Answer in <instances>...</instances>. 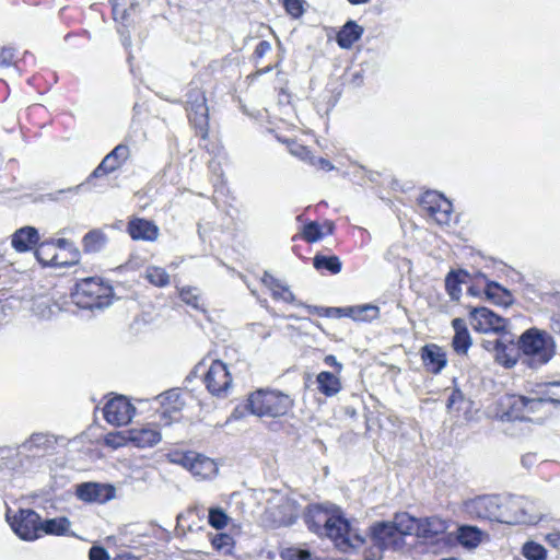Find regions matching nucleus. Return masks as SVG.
<instances>
[{
	"label": "nucleus",
	"instance_id": "nucleus-1",
	"mask_svg": "<svg viewBox=\"0 0 560 560\" xmlns=\"http://www.w3.org/2000/svg\"><path fill=\"white\" fill-rule=\"evenodd\" d=\"M308 528L331 539L341 551L359 548L364 544L363 536L343 517L342 512L335 505H312L305 515Z\"/></svg>",
	"mask_w": 560,
	"mask_h": 560
},
{
	"label": "nucleus",
	"instance_id": "nucleus-2",
	"mask_svg": "<svg viewBox=\"0 0 560 560\" xmlns=\"http://www.w3.org/2000/svg\"><path fill=\"white\" fill-rule=\"evenodd\" d=\"M413 524V517L408 513H397L390 521L375 523L371 527L373 546L365 560H381L385 550H402L406 536L412 535Z\"/></svg>",
	"mask_w": 560,
	"mask_h": 560
},
{
	"label": "nucleus",
	"instance_id": "nucleus-3",
	"mask_svg": "<svg viewBox=\"0 0 560 560\" xmlns=\"http://www.w3.org/2000/svg\"><path fill=\"white\" fill-rule=\"evenodd\" d=\"M294 407V399L277 389H257L247 398V408L257 417L280 418Z\"/></svg>",
	"mask_w": 560,
	"mask_h": 560
},
{
	"label": "nucleus",
	"instance_id": "nucleus-4",
	"mask_svg": "<svg viewBox=\"0 0 560 560\" xmlns=\"http://www.w3.org/2000/svg\"><path fill=\"white\" fill-rule=\"evenodd\" d=\"M518 348L526 363L533 369L546 364L555 354L553 339L537 328H530L522 334Z\"/></svg>",
	"mask_w": 560,
	"mask_h": 560
},
{
	"label": "nucleus",
	"instance_id": "nucleus-5",
	"mask_svg": "<svg viewBox=\"0 0 560 560\" xmlns=\"http://www.w3.org/2000/svg\"><path fill=\"white\" fill-rule=\"evenodd\" d=\"M112 294V287L92 277L79 281L72 296L78 306L92 310L108 306Z\"/></svg>",
	"mask_w": 560,
	"mask_h": 560
},
{
	"label": "nucleus",
	"instance_id": "nucleus-6",
	"mask_svg": "<svg viewBox=\"0 0 560 560\" xmlns=\"http://www.w3.org/2000/svg\"><path fill=\"white\" fill-rule=\"evenodd\" d=\"M540 518L534 502L515 495L501 497L499 523L536 524Z\"/></svg>",
	"mask_w": 560,
	"mask_h": 560
},
{
	"label": "nucleus",
	"instance_id": "nucleus-7",
	"mask_svg": "<svg viewBox=\"0 0 560 560\" xmlns=\"http://www.w3.org/2000/svg\"><path fill=\"white\" fill-rule=\"evenodd\" d=\"M203 384L212 396L228 397L233 387V377L229 366L220 360L212 361L203 375Z\"/></svg>",
	"mask_w": 560,
	"mask_h": 560
},
{
	"label": "nucleus",
	"instance_id": "nucleus-8",
	"mask_svg": "<svg viewBox=\"0 0 560 560\" xmlns=\"http://www.w3.org/2000/svg\"><path fill=\"white\" fill-rule=\"evenodd\" d=\"M54 245L60 250L59 253L47 258L48 252L51 249L50 244H42L37 250L36 256L40 262L50 266H70L74 265L80 259L79 249L68 240L58 238Z\"/></svg>",
	"mask_w": 560,
	"mask_h": 560
},
{
	"label": "nucleus",
	"instance_id": "nucleus-9",
	"mask_svg": "<svg viewBox=\"0 0 560 560\" xmlns=\"http://www.w3.org/2000/svg\"><path fill=\"white\" fill-rule=\"evenodd\" d=\"M421 207L438 224L446 225L452 220L453 206L436 191H428L421 197Z\"/></svg>",
	"mask_w": 560,
	"mask_h": 560
},
{
	"label": "nucleus",
	"instance_id": "nucleus-10",
	"mask_svg": "<svg viewBox=\"0 0 560 560\" xmlns=\"http://www.w3.org/2000/svg\"><path fill=\"white\" fill-rule=\"evenodd\" d=\"M500 503V495H481L466 501L464 509L471 518L499 522Z\"/></svg>",
	"mask_w": 560,
	"mask_h": 560
},
{
	"label": "nucleus",
	"instance_id": "nucleus-11",
	"mask_svg": "<svg viewBox=\"0 0 560 560\" xmlns=\"http://www.w3.org/2000/svg\"><path fill=\"white\" fill-rule=\"evenodd\" d=\"M10 525L14 533L24 540H35L40 537V516L33 510H20L19 513L10 520Z\"/></svg>",
	"mask_w": 560,
	"mask_h": 560
},
{
	"label": "nucleus",
	"instance_id": "nucleus-12",
	"mask_svg": "<svg viewBox=\"0 0 560 560\" xmlns=\"http://www.w3.org/2000/svg\"><path fill=\"white\" fill-rule=\"evenodd\" d=\"M135 415V407L124 396H117L108 400L104 407V418L113 425L129 423Z\"/></svg>",
	"mask_w": 560,
	"mask_h": 560
},
{
	"label": "nucleus",
	"instance_id": "nucleus-13",
	"mask_svg": "<svg viewBox=\"0 0 560 560\" xmlns=\"http://www.w3.org/2000/svg\"><path fill=\"white\" fill-rule=\"evenodd\" d=\"M470 325L479 332H499L505 329L508 320L487 307H477L470 312Z\"/></svg>",
	"mask_w": 560,
	"mask_h": 560
},
{
	"label": "nucleus",
	"instance_id": "nucleus-14",
	"mask_svg": "<svg viewBox=\"0 0 560 560\" xmlns=\"http://www.w3.org/2000/svg\"><path fill=\"white\" fill-rule=\"evenodd\" d=\"M57 440L48 433H34L16 450L18 456L40 457L54 450Z\"/></svg>",
	"mask_w": 560,
	"mask_h": 560
},
{
	"label": "nucleus",
	"instance_id": "nucleus-15",
	"mask_svg": "<svg viewBox=\"0 0 560 560\" xmlns=\"http://www.w3.org/2000/svg\"><path fill=\"white\" fill-rule=\"evenodd\" d=\"M161 405L160 416L161 424L168 425L178 419V413L184 407L180 393L177 389H171L156 397Z\"/></svg>",
	"mask_w": 560,
	"mask_h": 560
},
{
	"label": "nucleus",
	"instance_id": "nucleus-16",
	"mask_svg": "<svg viewBox=\"0 0 560 560\" xmlns=\"http://www.w3.org/2000/svg\"><path fill=\"white\" fill-rule=\"evenodd\" d=\"M412 525V535L422 539H433L445 533L447 524L438 516L415 518Z\"/></svg>",
	"mask_w": 560,
	"mask_h": 560
},
{
	"label": "nucleus",
	"instance_id": "nucleus-17",
	"mask_svg": "<svg viewBox=\"0 0 560 560\" xmlns=\"http://www.w3.org/2000/svg\"><path fill=\"white\" fill-rule=\"evenodd\" d=\"M129 156V149L127 145L118 144L110 153H108L101 164L90 175L92 177H100L117 170L124 161Z\"/></svg>",
	"mask_w": 560,
	"mask_h": 560
},
{
	"label": "nucleus",
	"instance_id": "nucleus-18",
	"mask_svg": "<svg viewBox=\"0 0 560 560\" xmlns=\"http://www.w3.org/2000/svg\"><path fill=\"white\" fill-rule=\"evenodd\" d=\"M188 116L189 119L199 127H203L208 121V107L205 95L199 91H192L188 96Z\"/></svg>",
	"mask_w": 560,
	"mask_h": 560
},
{
	"label": "nucleus",
	"instance_id": "nucleus-19",
	"mask_svg": "<svg viewBox=\"0 0 560 560\" xmlns=\"http://www.w3.org/2000/svg\"><path fill=\"white\" fill-rule=\"evenodd\" d=\"M421 359L425 369L434 374L440 373L447 363L444 350L434 343L425 345L422 348Z\"/></svg>",
	"mask_w": 560,
	"mask_h": 560
},
{
	"label": "nucleus",
	"instance_id": "nucleus-20",
	"mask_svg": "<svg viewBox=\"0 0 560 560\" xmlns=\"http://www.w3.org/2000/svg\"><path fill=\"white\" fill-rule=\"evenodd\" d=\"M128 233L133 240L153 242L159 236V228L152 221L133 218L128 223Z\"/></svg>",
	"mask_w": 560,
	"mask_h": 560
},
{
	"label": "nucleus",
	"instance_id": "nucleus-21",
	"mask_svg": "<svg viewBox=\"0 0 560 560\" xmlns=\"http://www.w3.org/2000/svg\"><path fill=\"white\" fill-rule=\"evenodd\" d=\"M487 537V533L472 525H460L455 535L458 544L468 550L476 549Z\"/></svg>",
	"mask_w": 560,
	"mask_h": 560
},
{
	"label": "nucleus",
	"instance_id": "nucleus-22",
	"mask_svg": "<svg viewBox=\"0 0 560 560\" xmlns=\"http://www.w3.org/2000/svg\"><path fill=\"white\" fill-rule=\"evenodd\" d=\"M192 458L187 468L195 477L208 479L218 474L217 464L209 457L194 452Z\"/></svg>",
	"mask_w": 560,
	"mask_h": 560
},
{
	"label": "nucleus",
	"instance_id": "nucleus-23",
	"mask_svg": "<svg viewBox=\"0 0 560 560\" xmlns=\"http://www.w3.org/2000/svg\"><path fill=\"white\" fill-rule=\"evenodd\" d=\"M110 489L106 486L85 482L77 487V497L85 502H103L109 499Z\"/></svg>",
	"mask_w": 560,
	"mask_h": 560
},
{
	"label": "nucleus",
	"instance_id": "nucleus-24",
	"mask_svg": "<svg viewBox=\"0 0 560 560\" xmlns=\"http://www.w3.org/2000/svg\"><path fill=\"white\" fill-rule=\"evenodd\" d=\"M162 440L160 431L155 428L144 427L129 432V441L137 447H152Z\"/></svg>",
	"mask_w": 560,
	"mask_h": 560
},
{
	"label": "nucleus",
	"instance_id": "nucleus-25",
	"mask_svg": "<svg viewBox=\"0 0 560 560\" xmlns=\"http://www.w3.org/2000/svg\"><path fill=\"white\" fill-rule=\"evenodd\" d=\"M452 327L455 331L453 338V348L458 354H465L471 346V337L467 329L466 322L463 318H454Z\"/></svg>",
	"mask_w": 560,
	"mask_h": 560
},
{
	"label": "nucleus",
	"instance_id": "nucleus-26",
	"mask_svg": "<svg viewBox=\"0 0 560 560\" xmlns=\"http://www.w3.org/2000/svg\"><path fill=\"white\" fill-rule=\"evenodd\" d=\"M261 281L271 291L273 299L282 300L283 302L287 303L295 302V295L292 293L290 288L281 280L276 279L268 272H265Z\"/></svg>",
	"mask_w": 560,
	"mask_h": 560
},
{
	"label": "nucleus",
	"instance_id": "nucleus-27",
	"mask_svg": "<svg viewBox=\"0 0 560 560\" xmlns=\"http://www.w3.org/2000/svg\"><path fill=\"white\" fill-rule=\"evenodd\" d=\"M38 242V232L32 226L18 230L12 236V246L18 252H27Z\"/></svg>",
	"mask_w": 560,
	"mask_h": 560
},
{
	"label": "nucleus",
	"instance_id": "nucleus-28",
	"mask_svg": "<svg viewBox=\"0 0 560 560\" xmlns=\"http://www.w3.org/2000/svg\"><path fill=\"white\" fill-rule=\"evenodd\" d=\"M342 315L354 320L370 322L378 317L380 308L373 304L349 306L342 310Z\"/></svg>",
	"mask_w": 560,
	"mask_h": 560
},
{
	"label": "nucleus",
	"instance_id": "nucleus-29",
	"mask_svg": "<svg viewBox=\"0 0 560 560\" xmlns=\"http://www.w3.org/2000/svg\"><path fill=\"white\" fill-rule=\"evenodd\" d=\"M279 504L271 506L270 512L280 524H289L295 517L296 508L294 502L283 495L279 497Z\"/></svg>",
	"mask_w": 560,
	"mask_h": 560
},
{
	"label": "nucleus",
	"instance_id": "nucleus-30",
	"mask_svg": "<svg viewBox=\"0 0 560 560\" xmlns=\"http://www.w3.org/2000/svg\"><path fill=\"white\" fill-rule=\"evenodd\" d=\"M363 34V28L353 21L346 23L337 35L341 48H350Z\"/></svg>",
	"mask_w": 560,
	"mask_h": 560
},
{
	"label": "nucleus",
	"instance_id": "nucleus-31",
	"mask_svg": "<svg viewBox=\"0 0 560 560\" xmlns=\"http://www.w3.org/2000/svg\"><path fill=\"white\" fill-rule=\"evenodd\" d=\"M316 382L318 390L327 397L335 396L341 390V382L334 373L320 372L316 377Z\"/></svg>",
	"mask_w": 560,
	"mask_h": 560
},
{
	"label": "nucleus",
	"instance_id": "nucleus-32",
	"mask_svg": "<svg viewBox=\"0 0 560 560\" xmlns=\"http://www.w3.org/2000/svg\"><path fill=\"white\" fill-rule=\"evenodd\" d=\"M334 232V223L326 221L324 224H318L316 222H310L303 228L302 235L303 237L310 242L314 243L323 238L325 235H330Z\"/></svg>",
	"mask_w": 560,
	"mask_h": 560
},
{
	"label": "nucleus",
	"instance_id": "nucleus-33",
	"mask_svg": "<svg viewBox=\"0 0 560 560\" xmlns=\"http://www.w3.org/2000/svg\"><path fill=\"white\" fill-rule=\"evenodd\" d=\"M506 407L508 410L501 416L502 420H525V417H527L525 413L526 405L524 402V396H512L508 398Z\"/></svg>",
	"mask_w": 560,
	"mask_h": 560
},
{
	"label": "nucleus",
	"instance_id": "nucleus-34",
	"mask_svg": "<svg viewBox=\"0 0 560 560\" xmlns=\"http://www.w3.org/2000/svg\"><path fill=\"white\" fill-rule=\"evenodd\" d=\"M70 525L71 523L67 517L50 518L44 522L40 521V536L43 534L57 536L66 535L70 529Z\"/></svg>",
	"mask_w": 560,
	"mask_h": 560
},
{
	"label": "nucleus",
	"instance_id": "nucleus-35",
	"mask_svg": "<svg viewBox=\"0 0 560 560\" xmlns=\"http://www.w3.org/2000/svg\"><path fill=\"white\" fill-rule=\"evenodd\" d=\"M486 295L493 303L502 306H509L513 302V298L510 291H508L497 282H490L487 284Z\"/></svg>",
	"mask_w": 560,
	"mask_h": 560
},
{
	"label": "nucleus",
	"instance_id": "nucleus-36",
	"mask_svg": "<svg viewBox=\"0 0 560 560\" xmlns=\"http://www.w3.org/2000/svg\"><path fill=\"white\" fill-rule=\"evenodd\" d=\"M524 402L526 405L525 420L533 421L534 416L546 413V401L541 399V395L536 390L532 396H524Z\"/></svg>",
	"mask_w": 560,
	"mask_h": 560
},
{
	"label": "nucleus",
	"instance_id": "nucleus-37",
	"mask_svg": "<svg viewBox=\"0 0 560 560\" xmlns=\"http://www.w3.org/2000/svg\"><path fill=\"white\" fill-rule=\"evenodd\" d=\"M467 273L463 270L451 271L445 279V288L453 301H458L462 294L460 283L464 282Z\"/></svg>",
	"mask_w": 560,
	"mask_h": 560
},
{
	"label": "nucleus",
	"instance_id": "nucleus-38",
	"mask_svg": "<svg viewBox=\"0 0 560 560\" xmlns=\"http://www.w3.org/2000/svg\"><path fill=\"white\" fill-rule=\"evenodd\" d=\"M107 237L101 230H92L83 237V246L86 252H100L106 244Z\"/></svg>",
	"mask_w": 560,
	"mask_h": 560
},
{
	"label": "nucleus",
	"instance_id": "nucleus-39",
	"mask_svg": "<svg viewBox=\"0 0 560 560\" xmlns=\"http://www.w3.org/2000/svg\"><path fill=\"white\" fill-rule=\"evenodd\" d=\"M537 390L541 395V399H544L547 405H560V382L541 384L538 386Z\"/></svg>",
	"mask_w": 560,
	"mask_h": 560
},
{
	"label": "nucleus",
	"instance_id": "nucleus-40",
	"mask_svg": "<svg viewBox=\"0 0 560 560\" xmlns=\"http://www.w3.org/2000/svg\"><path fill=\"white\" fill-rule=\"evenodd\" d=\"M316 269H326L331 273H339L341 270V261L337 256L316 255L313 259Z\"/></svg>",
	"mask_w": 560,
	"mask_h": 560
},
{
	"label": "nucleus",
	"instance_id": "nucleus-41",
	"mask_svg": "<svg viewBox=\"0 0 560 560\" xmlns=\"http://www.w3.org/2000/svg\"><path fill=\"white\" fill-rule=\"evenodd\" d=\"M145 278L150 283L156 287H165L170 283V275L161 267H148Z\"/></svg>",
	"mask_w": 560,
	"mask_h": 560
},
{
	"label": "nucleus",
	"instance_id": "nucleus-42",
	"mask_svg": "<svg viewBox=\"0 0 560 560\" xmlns=\"http://www.w3.org/2000/svg\"><path fill=\"white\" fill-rule=\"evenodd\" d=\"M179 296L185 304L191 306L192 308H202V300L197 288H183L179 291Z\"/></svg>",
	"mask_w": 560,
	"mask_h": 560
},
{
	"label": "nucleus",
	"instance_id": "nucleus-43",
	"mask_svg": "<svg viewBox=\"0 0 560 560\" xmlns=\"http://www.w3.org/2000/svg\"><path fill=\"white\" fill-rule=\"evenodd\" d=\"M231 518L221 508H210L208 523L215 529H222L228 526Z\"/></svg>",
	"mask_w": 560,
	"mask_h": 560
},
{
	"label": "nucleus",
	"instance_id": "nucleus-44",
	"mask_svg": "<svg viewBox=\"0 0 560 560\" xmlns=\"http://www.w3.org/2000/svg\"><path fill=\"white\" fill-rule=\"evenodd\" d=\"M546 553L545 547L534 541L524 544L522 548V555L527 560H546Z\"/></svg>",
	"mask_w": 560,
	"mask_h": 560
},
{
	"label": "nucleus",
	"instance_id": "nucleus-45",
	"mask_svg": "<svg viewBox=\"0 0 560 560\" xmlns=\"http://www.w3.org/2000/svg\"><path fill=\"white\" fill-rule=\"evenodd\" d=\"M211 544L214 549L223 552H230L233 546V539L228 534H217L212 537Z\"/></svg>",
	"mask_w": 560,
	"mask_h": 560
},
{
	"label": "nucleus",
	"instance_id": "nucleus-46",
	"mask_svg": "<svg viewBox=\"0 0 560 560\" xmlns=\"http://www.w3.org/2000/svg\"><path fill=\"white\" fill-rule=\"evenodd\" d=\"M191 455H194L192 451H189L186 453L174 452V453L167 454L166 457L170 463L180 465L187 469L190 464V460L192 458Z\"/></svg>",
	"mask_w": 560,
	"mask_h": 560
},
{
	"label": "nucleus",
	"instance_id": "nucleus-47",
	"mask_svg": "<svg viewBox=\"0 0 560 560\" xmlns=\"http://www.w3.org/2000/svg\"><path fill=\"white\" fill-rule=\"evenodd\" d=\"M289 151L292 155H295L301 160L307 161L311 164H315V162L313 161V155L304 145L299 144L296 142H291L289 144Z\"/></svg>",
	"mask_w": 560,
	"mask_h": 560
},
{
	"label": "nucleus",
	"instance_id": "nucleus-48",
	"mask_svg": "<svg viewBox=\"0 0 560 560\" xmlns=\"http://www.w3.org/2000/svg\"><path fill=\"white\" fill-rule=\"evenodd\" d=\"M285 560H314L310 551L300 548H289L283 552Z\"/></svg>",
	"mask_w": 560,
	"mask_h": 560
},
{
	"label": "nucleus",
	"instance_id": "nucleus-49",
	"mask_svg": "<svg viewBox=\"0 0 560 560\" xmlns=\"http://www.w3.org/2000/svg\"><path fill=\"white\" fill-rule=\"evenodd\" d=\"M304 0H283V5L285 8V11L292 16V18H299L304 12Z\"/></svg>",
	"mask_w": 560,
	"mask_h": 560
},
{
	"label": "nucleus",
	"instance_id": "nucleus-50",
	"mask_svg": "<svg viewBox=\"0 0 560 560\" xmlns=\"http://www.w3.org/2000/svg\"><path fill=\"white\" fill-rule=\"evenodd\" d=\"M15 52L11 47H3L0 51V67H9L14 62Z\"/></svg>",
	"mask_w": 560,
	"mask_h": 560
},
{
	"label": "nucleus",
	"instance_id": "nucleus-51",
	"mask_svg": "<svg viewBox=\"0 0 560 560\" xmlns=\"http://www.w3.org/2000/svg\"><path fill=\"white\" fill-rule=\"evenodd\" d=\"M89 558L90 560H109L107 551L98 546H94L90 549Z\"/></svg>",
	"mask_w": 560,
	"mask_h": 560
},
{
	"label": "nucleus",
	"instance_id": "nucleus-52",
	"mask_svg": "<svg viewBox=\"0 0 560 560\" xmlns=\"http://www.w3.org/2000/svg\"><path fill=\"white\" fill-rule=\"evenodd\" d=\"M271 50V45L269 42L267 40H262L260 42L256 49H255V55L259 58L264 57L266 54H268L269 51Z\"/></svg>",
	"mask_w": 560,
	"mask_h": 560
},
{
	"label": "nucleus",
	"instance_id": "nucleus-53",
	"mask_svg": "<svg viewBox=\"0 0 560 560\" xmlns=\"http://www.w3.org/2000/svg\"><path fill=\"white\" fill-rule=\"evenodd\" d=\"M325 364L334 368L336 373H340L342 370V364L337 360V358L332 354H328L324 359Z\"/></svg>",
	"mask_w": 560,
	"mask_h": 560
},
{
	"label": "nucleus",
	"instance_id": "nucleus-54",
	"mask_svg": "<svg viewBox=\"0 0 560 560\" xmlns=\"http://www.w3.org/2000/svg\"><path fill=\"white\" fill-rule=\"evenodd\" d=\"M313 161L315 162V166H318L320 168H325V170H331L332 168V165L330 164L329 161L325 160V159H316L315 156H313Z\"/></svg>",
	"mask_w": 560,
	"mask_h": 560
},
{
	"label": "nucleus",
	"instance_id": "nucleus-55",
	"mask_svg": "<svg viewBox=\"0 0 560 560\" xmlns=\"http://www.w3.org/2000/svg\"><path fill=\"white\" fill-rule=\"evenodd\" d=\"M551 328L556 332L560 334V313L551 318Z\"/></svg>",
	"mask_w": 560,
	"mask_h": 560
},
{
	"label": "nucleus",
	"instance_id": "nucleus-56",
	"mask_svg": "<svg viewBox=\"0 0 560 560\" xmlns=\"http://www.w3.org/2000/svg\"><path fill=\"white\" fill-rule=\"evenodd\" d=\"M342 310H345V307H330V308H327V314L329 316L341 317V316H343Z\"/></svg>",
	"mask_w": 560,
	"mask_h": 560
},
{
	"label": "nucleus",
	"instance_id": "nucleus-57",
	"mask_svg": "<svg viewBox=\"0 0 560 560\" xmlns=\"http://www.w3.org/2000/svg\"><path fill=\"white\" fill-rule=\"evenodd\" d=\"M547 539L553 545L559 546L560 545V535L559 534H551L547 537Z\"/></svg>",
	"mask_w": 560,
	"mask_h": 560
},
{
	"label": "nucleus",
	"instance_id": "nucleus-58",
	"mask_svg": "<svg viewBox=\"0 0 560 560\" xmlns=\"http://www.w3.org/2000/svg\"><path fill=\"white\" fill-rule=\"evenodd\" d=\"M114 560H139V559L137 557L130 556V555H119Z\"/></svg>",
	"mask_w": 560,
	"mask_h": 560
},
{
	"label": "nucleus",
	"instance_id": "nucleus-59",
	"mask_svg": "<svg viewBox=\"0 0 560 560\" xmlns=\"http://www.w3.org/2000/svg\"><path fill=\"white\" fill-rule=\"evenodd\" d=\"M369 1L370 0H349V2L352 3V4H363V3H366Z\"/></svg>",
	"mask_w": 560,
	"mask_h": 560
},
{
	"label": "nucleus",
	"instance_id": "nucleus-60",
	"mask_svg": "<svg viewBox=\"0 0 560 560\" xmlns=\"http://www.w3.org/2000/svg\"><path fill=\"white\" fill-rule=\"evenodd\" d=\"M454 402V395L448 399V407Z\"/></svg>",
	"mask_w": 560,
	"mask_h": 560
},
{
	"label": "nucleus",
	"instance_id": "nucleus-61",
	"mask_svg": "<svg viewBox=\"0 0 560 560\" xmlns=\"http://www.w3.org/2000/svg\"><path fill=\"white\" fill-rule=\"evenodd\" d=\"M81 185L74 187V188H68V191H72V190H78L80 188Z\"/></svg>",
	"mask_w": 560,
	"mask_h": 560
},
{
	"label": "nucleus",
	"instance_id": "nucleus-62",
	"mask_svg": "<svg viewBox=\"0 0 560 560\" xmlns=\"http://www.w3.org/2000/svg\"><path fill=\"white\" fill-rule=\"evenodd\" d=\"M500 345H501V343H500V341H499V340H497V341H495V348L498 349V348L500 347Z\"/></svg>",
	"mask_w": 560,
	"mask_h": 560
},
{
	"label": "nucleus",
	"instance_id": "nucleus-63",
	"mask_svg": "<svg viewBox=\"0 0 560 560\" xmlns=\"http://www.w3.org/2000/svg\"><path fill=\"white\" fill-rule=\"evenodd\" d=\"M469 292H470L471 294H475V292L472 291V288H469Z\"/></svg>",
	"mask_w": 560,
	"mask_h": 560
}]
</instances>
